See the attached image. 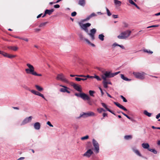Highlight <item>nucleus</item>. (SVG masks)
I'll return each mask as SVG.
<instances>
[{
  "label": "nucleus",
  "instance_id": "1",
  "mask_svg": "<svg viewBox=\"0 0 160 160\" xmlns=\"http://www.w3.org/2000/svg\"><path fill=\"white\" fill-rule=\"evenodd\" d=\"M79 24L81 28L84 30L91 37L92 40L95 39V34L96 33V30L95 28H93L90 30V33H88V27L91 25L90 23H87L85 24H83L79 23Z\"/></svg>",
  "mask_w": 160,
  "mask_h": 160
},
{
  "label": "nucleus",
  "instance_id": "2",
  "mask_svg": "<svg viewBox=\"0 0 160 160\" xmlns=\"http://www.w3.org/2000/svg\"><path fill=\"white\" fill-rule=\"evenodd\" d=\"M120 72L112 73L109 72H106L103 74L101 75L102 78L103 80L107 79V78H110L113 77L120 73Z\"/></svg>",
  "mask_w": 160,
  "mask_h": 160
},
{
  "label": "nucleus",
  "instance_id": "3",
  "mask_svg": "<svg viewBox=\"0 0 160 160\" xmlns=\"http://www.w3.org/2000/svg\"><path fill=\"white\" fill-rule=\"evenodd\" d=\"M131 33V31L127 30L122 32L118 36V38L119 39H126L130 36Z\"/></svg>",
  "mask_w": 160,
  "mask_h": 160
},
{
  "label": "nucleus",
  "instance_id": "4",
  "mask_svg": "<svg viewBox=\"0 0 160 160\" xmlns=\"http://www.w3.org/2000/svg\"><path fill=\"white\" fill-rule=\"evenodd\" d=\"M27 66L29 68H27L25 69L27 73H31L32 75L33 73L34 72V68L33 66L29 63H27Z\"/></svg>",
  "mask_w": 160,
  "mask_h": 160
},
{
  "label": "nucleus",
  "instance_id": "5",
  "mask_svg": "<svg viewBox=\"0 0 160 160\" xmlns=\"http://www.w3.org/2000/svg\"><path fill=\"white\" fill-rule=\"evenodd\" d=\"M133 74L137 78L140 79H143L144 78L145 73L144 72L141 73L140 72H133Z\"/></svg>",
  "mask_w": 160,
  "mask_h": 160
},
{
  "label": "nucleus",
  "instance_id": "6",
  "mask_svg": "<svg viewBox=\"0 0 160 160\" xmlns=\"http://www.w3.org/2000/svg\"><path fill=\"white\" fill-rule=\"evenodd\" d=\"M92 143L93 146L95 148V150L97 153L99 152V145L98 142L94 139H92Z\"/></svg>",
  "mask_w": 160,
  "mask_h": 160
},
{
  "label": "nucleus",
  "instance_id": "7",
  "mask_svg": "<svg viewBox=\"0 0 160 160\" xmlns=\"http://www.w3.org/2000/svg\"><path fill=\"white\" fill-rule=\"evenodd\" d=\"M56 79L60 80L64 82H67L68 80L66 79L65 76L62 73H60L57 75Z\"/></svg>",
  "mask_w": 160,
  "mask_h": 160
},
{
  "label": "nucleus",
  "instance_id": "8",
  "mask_svg": "<svg viewBox=\"0 0 160 160\" xmlns=\"http://www.w3.org/2000/svg\"><path fill=\"white\" fill-rule=\"evenodd\" d=\"M32 118V116H29L26 118L22 122L21 125H24L29 122H30Z\"/></svg>",
  "mask_w": 160,
  "mask_h": 160
},
{
  "label": "nucleus",
  "instance_id": "9",
  "mask_svg": "<svg viewBox=\"0 0 160 160\" xmlns=\"http://www.w3.org/2000/svg\"><path fill=\"white\" fill-rule=\"evenodd\" d=\"M71 85L73 86L74 88L77 91L80 92H82V89L80 87V86H78V85L73 82L71 83Z\"/></svg>",
  "mask_w": 160,
  "mask_h": 160
},
{
  "label": "nucleus",
  "instance_id": "10",
  "mask_svg": "<svg viewBox=\"0 0 160 160\" xmlns=\"http://www.w3.org/2000/svg\"><path fill=\"white\" fill-rule=\"evenodd\" d=\"M60 86L63 87V88H61L60 89V91L61 92H67L68 93H70V92L68 90V89H69V88L68 87L62 85H60Z\"/></svg>",
  "mask_w": 160,
  "mask_h": 160
},
{
  "label": "nucleus",
  "instance_id": "11",
  "mask_svg": "<svg viewBox=\"0 0 160 160\" xmlns=\"http://www.w3.org/2000/svg\"><path fill=\"white\" fill-rule=\"evenodd\" d=\"M78 35L80 38V39L81 41H85L87 42L88 44H90V41L88 39L85 38L83 36V35L81 33H80L78 34Z\"/></svg>",
  "mask_w": 160,
  "mask_h": 160
},
{
  "label": "nucleus",
  "instance_id": "12",
  "mask_svg": "<svg viewBox=\"0 0 160 160\" xmlns=\"http://www.w3.org/2000/svg\"><path fill=\"white\" fill-rule=\"evenodd\" d=\"M93 153V152L91 149H89L84 153L83 155V156L89 158L90 157Z\"/></svg>",
  "mask_w": 160,
  "mask_h": 160
},
{
  "label": "nucleus",
  "instance_id": "13",
  "mask_svg": "<svg viewBox=\"0 0 160 160\" xmlns=\"http://www.w3.org/2000/svg\"><path fill=\"white\" fill-rule=\"evenodd\" d=\"M81 98L83 99L89 100L90 98L89 96L84 93H81Z\"/></svg>",
  "mask_w": 160,
  "mask_h": 160
},
{
  "label": "nucleus",
  "instance_id": "14",
  "mask_svg": "<svg viewBox=\"0 0 160 160\" xmlns=\"http://www.w3.org/2000/svg\"><path fill=\"white\" fill-rule=\"evenodd\" d=\"M114 103L117 107H119L121 109H123L125 111H127V109L125 108L124 106L121 105L120 103L117 102H114Z\"/></svg>",
  "mask_w": 160,
  "mask_h": 160
},
{
  "label": "nucleus",
  "instance_id": "15",
  "mask_svg": "<svg viewBox=\"0 0 160 160\" xmlns=\"http://www.w3.org/2000/svg\"><path fill=\"white\" fill-rule=\"evenodd\" d=\"M96 16V14L95 13L93 12L90 14L89 16H88L86 18L83 19L82 21L84 22L87 21L89 20L92 17Z\"/></svg>",
  "mask_w": 160,
  "mask_h": 160
},
{
  "label": "nucleus",
  "instance_id": "16",
  "mask_svg": "<svg viewBox=\"0 0 160 160\" xmlns=\"http://www.w3.org/2000/svg\"><path fill=\"white\" fill-rule=\"evenodd\" d=\"M84 115H86V117L95 116V114L92 112H90L86 113H84L81 116H83Z\"/></svg>",
  "mask_w": 160,
  "mask_h": 160
},
{
  "label": "nucleus",
  "instance_id": "17",
  "mask_svg": "<svg viewBox=\"0 0 160 160\" xmlns=\"http://www.w3.org/2000/svg\"><path fill=\"white\" fill-rule=\"evenodd\" d=\"M7 48L8 49L14 51H17L18 49V47L16 46H8Z\"/></svg>",
  "mask_w": 160,
  "mask_h": 160
},
{
  "label": "nucleus",
  "instance_id": "18",
  "mask_svg": "<svg viewBox=\"0 0 160 160\" xmlns=\"http://www.w3.org/2000/svg\"><path fill=\"white\" fill-rule=\"evenodd\" d=\"M40 124L38 122L35 123L34 125V128L37 130H39L40 128Z\"/></svg>",
  "mask_w": 160,
  "mask_h": 160
},
{
  "label": "nucleus",
  "instance_id": "19",
  "mask_svg": "<svg viewBox=\"0 0 160 160\" xmlns=\"http://www.w3.org/2000/svg\"><path fill=\"white\" fill-rule=\"evenodd\" d=\"M132 149L133 151L137 155H138L140 157H142L141 154L140 153L138 150L135 149V148H132Z\"/></svg>",
  "mask_w": 160,
  "mask_h": 160
},
{
  "label": "nucleus",
  "instance_id": "20",
  "mask_svg": "<svg viewBox=\"0 0 160 160\" xmlns=\"http://www.w3.org/2000/svg\"><path fill=\"white\" fill-rule=\"evenodd\" d=\"M54 11V10L53 9H52L50 10L49 9H46L45 11V12H46V13H47V14H48L49 15H51L52 12H53Z\"/></svg>",
  "mask_w": 160,
  "mask_h": 160
},
{
  "label": "nucleus",
  "instance_id": "21",
  "mask_svg": "<svg viewBox=\"0 0 160 160\" xmlns=\"http://www.w3.org/2000/svg\"><path fill=\"white\" fill-rule=\"evenodd\" d=\"M78 4L81 6H84L85 4V0H79L78 2Z\"/></svg>",
  "mask_w": 160,
  "mask_h": 160
},
{
  "label": "nucleus",
  "instance_id": "22",
  "mask_svg": "<svg viewBox=\"0 0 160 160\" xmlns=\"http://www.w3.org/2000/svg\"><path fill=\"white\" fill-rule=\"evenodd\" d=\"M142 146L143 148L145 149H148L149 148V144L148 143H143L142 144Z\"/></svg>",
  "mask_w": 160,
  "mask_h": 160
},
{
  "label": "nucleus",
  "instance_id": "23",
  "mask_svg": "<svg viewBox=\"0 0 160 160\" xmlns=\"http://www.w3.org/2000/svg\"><path fill=\"white\" fill-rule=\"evenodd\" d=\"M132 138V136L131 135H125L124 137V138L127 140L131 139Z\"/></svg>",
  "mask_w": 160,
  "mask_h": 160
},
{
  "label": "nucleus",
  "instance_id": "24",
  "mask_svg": "<svg viewBox=\"0 0 160 160\" xmlns=\"http://www.w3.org/2000/svg\"><path fill=\"white\" fill-rule=\"evenodd\" d=\"M121 78L123 79V80L126 81H130V79H128L126 77H125L124 75L122 74H121Z\"/></svg>",
  "mask_w": 160,
  "mask_h": 160
},
{
  "label": "nucleus",
  "instance_id": "25",
  "mask_svg": "<svg viewBox=\"0 0 160 160\" xmlns=\"http://www.w3.org/2000/svg\"><path fill=\"white\" fill-rule=\"evenodd\" d=\"M36 95H38V96L41 97L43 98L44 99L46 100V99L44 97L43 95L42 94V93H40L39 92L37 91V92H36Z\"/></svg>",
  "mask_w": 160,
  "mask_h": 160
},
{
  "label": "nucleus",
  "instance_id": "26",
  "mask_svg": "<svg viewBox=\"0 0 160 160\" xmlns=\"http://www.w3.org/2000/svg\"><path fill=\"white\" fill-rule=\"evenodd\" d=\"M114 2L116 5L120 6L121 5V1L118 0H114Z\"/></svg>",
  "mask_w": 160,
  "mask_h": 160
},
{
  "label": "nucleus",
  "instance_id": "27",
  "mask_svg": "<svg viewBox=\"0 0 160 160\" xmlns=\"http://www.w3.org/2000/svg\"><path fill=\"white\" fill-rule=\"evenodd\" d=\"M143 113L145 115H146L149 117H151V114H152L151 113L148 112L146 110H144L143 112Z\"/></svg>",
  "mask_w": 160,
  "mask_h": 160
},
{
  "label": "nucleus",
  "instance_id": "28",
  "mask_svg": "<svg viewBox=\"0 0 160 160\" xmlns=\"http://www.w3.org/2000/svg\"><path fill=\"white\" fill-rule=\"evenodd\" d=\"M25 88L27 89V90H29V91H31L32 93L33 94L36 95L37 92L36 91H35L34 90H30L28 87H26Z\"/></svg>",
  "mask_w": 160,
  "mask_h": 160
},
{
  "label": "nucleus",
  "instance_id": "29",
  "mask_svg": "<svg viewBox=\"0 0 160 160\" xmlns=\"http://www.w3.org/2000/svg\"><path fill=\"white\" fill-rule=\"evenodd\" d=\"M35 87L39 91H41L43 90L42 88L38 85H36Z\"/></svg>",
  "mask_w": 160,
  "mask_h": 160
},
{
  "label": "nucleus",
  "instance_id": "30",
  "mask_svg": "<svg viewBox=\"0 0 160 160\" xmlns=\"http://www.w3.org/2000/svg\"><path fill=\"white\" fill-rule=\"evenodd\" d=\"M104 36L102 34H101L99 35L98 38L102 41L104 40Z\"/></svg>",
  "mask_w": 160,
  "mask_h": 160
},
{
  "label": "nucleus",
  "instance_id": "31",
  "mask_svg": "<svg viewBox=\"0 0 160 160\" xmlns=\"http://www.w3.org/2000/svg\"><path fill=\"white\" fill-rule=\"evenodd\" d=\"M16 55H12L8 54L7 57L9 58H12L16 57Z\"/></svg>",
  "mask_w": 160,
  "mask_h": 160
},
{
  "label": "nucleus",
  "instance_id": "32",
  "mask_svg": "<svg viewBox=\"0 0 160 160\" xmlns=\"http://www.w3.org/2000/svg\"><path fill=\"white\" fill-rule=\"evenodd\" d=\"M97 111L99 113H101L102 112H105V111L102 108H98L97 109Z\"/></svg>",
  "mask_w": 160,
  "mask_h": 160
},
{
  "label": "nucleus",
  "instance_id": "33",
  "mask_svg": "<svg viewBox=\"0 0 160 160\" xmlns=\"http://www.w3.org/2000/svg\"><path fill=\"white\" fill-rule=\"evenodd\" d=\"M94 78H96L98 81H100L101 80V79L98 76L94 75L93 76Z\"/></svg>",
  "mask_w": 160,
  "mask_h": 160
},
{
  "label": "nucleus",
  "instance_id": "34",
  "mask_svg": "<svg viewBox=\"0 0 160 160\" xmlns=\"http://www.w3.org/2000/svg\"><path fill=\"white\" fill-rule=\"evenodd\" d=\"M143 51L144 52H147V53H149L151 54H152L153 53V52L150 51V50L148 51V50L146 49H143Z\"/></svg>",
  "mask_w": 160,
  "mask_h": 160
},
{
  "label": "nucleus",
  "instance_id": "35",
  "mask_svg": "<svg viewBox=\"0 0 160 160\" xmlns=\"http://www.w3.org/2000/svg\"><path fill=\"white\" fill-rule=\"evenodd\" d=\"M48 22H43V23H41V24H40V25H39V27H44L45 26L46 24Z\"/></svg>",
  "mask_w": 160,
  "mask_h": 160
},
{
  "label": "nucleus",
  "instance_id": "36",
  "mask_svg": "<svg viewBox=\"0 0 160 160\" xmlns=\"http://www.w3.org/2000/svg\"><path fill=\"white\" fill-rule=\"evenodd\" d=\"M95 93V92L93 91L90 90L89 91V93L90 96H94L93 94Z\"/></svg>",
  "mask_w": 160,
  "mask_h": 160
},
{
  "label": "nucleus",
  "instance_id": "37",
  "mask_svg": "<svg viewBox=\"0 0 160 160\" xmlns=\"http://www.w3.org/2000/svg\"><path fill=\"white\" fill-rule=\"evenodd\" d=\"M89 138V136L88 135H86L85 136L82 137L81 138V139L82 140H84L85 139H88Z\"/></svg>",
  "mask_w": 160,
  "mask_h": 160
},
{
  "label": "nucleus",
  "instance_id": "38",
  "mask_svg": "<svg viewBox=\"0 0 160 160\" xmlns=\"http://www.w3.org/2000/svg\"><path fill=\"white\" fill-rule=\"evenodd\" d=\"M33 75H34L35 76H42V74H38L37 73L35 72H34L33 73H32Z\"/></svg>",
  "mask_w": 160,
  "mask_h": 160
},
{
  "label": "nucleus",
  "instance_id": "39",
  "mask_svg": "<svg viewBox=\"0 0 160 160\" xmlns=\"http://www.w3.org/2000/svg\"><path fill=\"white\" fill-rule=\"evenodd\" d=\"M102 106L104 107L106 110H107L108 109H109L107 107V106L104 103L102 102L101 103Z\"/></svg>",
  "mask_w": 160,
  "mask_h": 160
},
{
  "label": "nucleus",
  "instance_id": "40",
  "mask_svg": "<svg viewBox=\"0 0 160 160\" xmlns=\"http://www.w3.org/2000/svg\"><path fill=\"white\" fill-rule=\"evenodd\" d=\"M120 97L123 99L124 102H127V99L123 96L121 95Z\"/></svg>",
  "mask_w": 160,
  "mask_h": 160
},
{
  "label": "nucleus",
  "instance_id": "41",
  "mask_svg": "<svg viewBox=\"0 0 160 160\" xmlns=\"http://www.w3.org/2000/svg\"><path fill=\"white\" fill-rule=\"evenodd\" d=\"M106 10L108 15V16H110L111 15V13L110 11L107 8H106Z\"/></svg>",
  "mask_w": 160,
  "mask_h": 160
},
{
  "label": "nucleus",
  "instance_id": "42",
  "mask_svg": "<svg viewBox=\"0 0 160 160\" xmlns=\"http://www.w3.org/2000/svg\"><path fill=\"white\" fill-rule=\"evenodd\" d=\"M2 55H3L4 57H7L8 53L4 52H2Z\"/></svg>",
  "mask_w": 160,
  "mask_h": 160
},
{
  "label": "nucleus",
  "instance_id": "43",
  "mask_svg": "<svg viewBox=\"0 0 160 160\" xmlns=\"http://www.w3.org/2000/svg\"><path fill=\"white\" fill-rule=\"evenodd\" d=\"M158 26H159V25H154L148 26L147 28H151L157 27H158Z\"/></svg>",
  "mask_w": 160,
  "mask_h": 160
},
{
  "label": "nucleus",
  "instance_id": "44",
  "mask_svg": "<svg viewBox=\"0 0 160 160\" xmlns=\"http://www.w3.org/2000/svg\"><path fill=\"white\" fill-rule=\"evenodd\" d=\"M77 14V13L76 12H73L71 13V16L72 17H74L76 16Z\"/></svg>",
  "mask_w": 160,
  "mask_h": 160
},
{
  "label": "nucleus",
  "instance_id": "45",
  "mask_svg": "<svg viewBox=\"0 0 160 160\" xmlns=\"http://www.w3.org/2000/svg\"><path fill=\"white\" fill-rule=\"evenodd\" d=\"M129 2L131 4L134 5L135 3L132 0H129Z\"/></svg>",
  "mask_w": 160,
  "mask_h": 160
},
{
  "label": "nucleus",
  "instance_id": "46",
  "mask_svg": "<svg viewBox=\"0 0 160 160\" xmlns=\"http://www.w3.org/2000/svg\"><path fill=\"white\" fill-rule=\"evenodd\" d=\"M102 82L103 84L108 85V81L107 79H105V80H103V81Z\"/></svg>",
  "mask_w": 160,
  "mask_h": 160
},
{
  "label": "nucleus",
  "instance_id": "47",
  "mask_svg": "<svg viewBox=\"0 0 160 160\" xmlns=\"http://www.w3.org/2000/svg\"><path fill=\"white\" fill-rule=\"evenodd\" d=\"M123 25H124L123 26L125 28L127 27H128V24L127 23H126V22H123Z\"/></svg>",
  "mask_w": 160,
  "mask_h": 160
},
{
  "label": "nucleus",
  "instance_id": "48",
  "mask_svg": "<svg viewBox=\"0 0 160 160\" xmlns=\"http://www.w3.org/2000/svg\"><path fill=\"white\" fill-rule=\"evenodd\" d=\"M75 79L77 81H80L82 79L81 78L76 77L75 78Z\"/></svg>",
  "mask_w": 160,
  "mask_h": 160
},
{
  "label": "nucleus",
  "instance_id": "49",
  "mask_svg": "<svg viewBox=\"0 0 160 160\" xmlns=\"http://www.w3.org/2000/svg\"><path fill=\"white\" fill-rule=\"evenodd\" d=\"M47 124L50 127H53V125H52L51 123V122H50L49 121H48L47 122Z\"/></svg>",
  "mask_w": 160,
  "mask_h": 160
},
{
  "label": "nucleus",
  "instance_id": "50",
  "mask_svg": "<svg viewBox=\"0 0 160 160\" xmlns=\"http://www.w3.org/2000/svg\"><path fill=\"white\" fill-rule=\"evenodd\" d=\"M76 76H77L78 77H82L86 78V76L83 75H76Z\"/></svg>",
  "mask_w": 160,
  "mask_h": 160
},
{
  "label": "nucleus",
  "instance_id": "51",
  "mask_svg": "<svg viewBox=\"0 0 160 160\" xmlns=\"http://www.w3.org/2000/svg\"><path fill=\"white\" fill-rule=\"evenodd\" d=\"M99 89H100V90L101 91V93L102 96L103 95V94H104V92L102 91V88H101L99 87Z\"/></svg>",
  "mask_w": 160,
  "mask_h": 160
},
{
  "label": "nucleus",
  "instance_id": "52",
  "mask_svg": "<svg viewBox=\"0 0 160 160\" xmlns=\"http://www.w3.org/2000/svg\"><path fill=\"white\" fill-rule=\"evenodd\" d=\"M86 78H94V77H93V76H90L89 75H87V76H86Z\"/></svg>",
  "mask_w": 160,
  "mask_h": 160
},
{
  "label": "nucleus",
  "instance_id": "53",
  "mask_svg": "<svg viewBox=\"0 0 160 160\" xmlns=\"http://www.w3.org/2000/svg\"><path fill=\"white\" fill-rule=\"evenodd\" d=\"M34 30L35 32H39L41 30V29L39 28H35L34 29Z\"/></svg>",
  "mask_w": 160,
  "mask_h": 160
},
{
  "label": "nucleus",
  "instance_id": "54",
  "mask_svg": "<svg viewBox=\"0 0 160 160\" xmlns=\"http://www.w3.org/2000/svg\"><path fill=\"white\" fill-rule=\"evenodd\" d=\"M21 39L24 40L25 41L27 42H28V39L27 38H21Z\"/></svg>",
  "mask_w": 160,
  "mask_h": 160
},
{
  "label": "nucleus",
  "instance_id": "55",
  "mask_svg": "<svg viewBox=\"0 0 160 160\" xmlns=\"http://www.w3.org/2000/svg\"><path fill=\"white\" fill-rule=\"evenodd\" d=\"M54 7L55 8H58L60 7V5L59 4H56L54 5Z\"/></svg>",
  "mask_w": 160,
  "mask_h": 160
},
{
  "label": "nucleus",
  "instance_id": "56",
  "mask_svg": "<svg viewBox=\"0 0 160 160\" xmlns=\"http://www.w3.org/2000/svg\"><path fill=\"white\" fill-rule=\"evenodd\" d=\"M102 116L103 118H105L106 117L108 116V114L107 113H103L102 114Z\"/></svg>",
  "mask_w": 160,
  "mask_h": 160
},
{
  "label": "nucleus",
  "instance_id": "57",
  "mask_svg": "<svg viewBox=\"0 0 160 160\" xmlns=\"http://www.w3.org/2000/svg\"><path fill=\"white\" fill-rule=\"evenodd\" d=\"M119 44H117L116 42H115L113 44V46H114V47H116V46H119Z\"/></svg>",
  "mask_w": 160,
  "mask_h": 160
},
{
  "label": "nucleus",
  "instance_id": "58",
  "mask_svg": "<svg viewBox=\"0 0 160 160\" xmlns=\"http://www.w3.org/2000/svg\"><path fill=\"white\" fill-rule=\"evenodd\" d=\"M107 111H108L109 112H110L112 114H114V115H115V114L113 112V111H112L110 109H107Z\"/></svg>",
  "mask_w": 160,
  "mask_h": 160
},
{
  "label": "nucleus",
  "instance_id": "59",
  "mask_svg": "<svg viewBox=\"0 0 160 160\" xmlns=\"http://www.w3.org/2000/svg\"><path fill=\"white\" fill-rule=\"evenodd\" d=\"M75 95L77 97H81V93L80 94L78 93H75Z\"/></svg>",
  "mask_w": 160,
  "mask_h": 160
},
{
  "label": "nucleus",
  "instance_id": "60",
  "mask_svg": "<svg viewBox=\"0 0 160 160\" xmlns=\"http://www.w3.org/2000/svg\"><path fill=\"white\" fill-rule=\"evenodd\" d=\"M112 17L114 18H118V15H113Z\"/></svg>",
  "mask_w": 160,
  "mask_h": 160
},
{
  "label": "nucleus",
  "instance_id": "61",
  "mask_svg": "<svg viewBox=\"0 0 160 160\" xmlns=\"http://www.w3.org/2000/svg\"><path fill=\"white\" fill-rule=\"evenodd\" d=\"M160 117V113H158L156 117L157 119H158Z\"/></svg>",
  "mask_w": 160,
  "mask_h": 160
},
{
  "label": "nucleus",
  "instance_id": "62",
  "mask_svg": "<svg viewBox=\"0 0 160 160\" xmlns=\"http://www.w3.org/2000/svg\"><path fill=\"white\" fill-rule=\"evenodd\" d=\"M126 117L128 118V119H129V120H132V118H131L130 117H129V116H128V115H126Z\"/></svg>",
  "mask_w": 160,
  "mask_h": 160
},
{
  "label": "nucleus",
  "instance_id": "63",
  "mask_svg": "<svg viewBox=\"0 0 160 160\" xmlns=\"http://www.w3.org/2000/svg\"><path fill=\"white\" fill-rule=\"evenodd\" d=\"M74 128L75 129H77L78 128V126L77 125H75L74 126Z\"/></svg>",
  "mask_w": 160,
  "mask_h": 160
},
{
  "label": "nucleus",
  "instance_id": "64",
  "mask_svg": "<svg viewBox=\"0 0 160 160\" xmlns=\"http://www.w3.org/2000/svg\"><path fill=\"white\" fill-rule=\"evenodd\" d=\"M24 157H21L18 159L17 160H23L24 159Z\"/></svg>",
  "mask_w": 160,
  "mask_h": 160
}]
</instances>
